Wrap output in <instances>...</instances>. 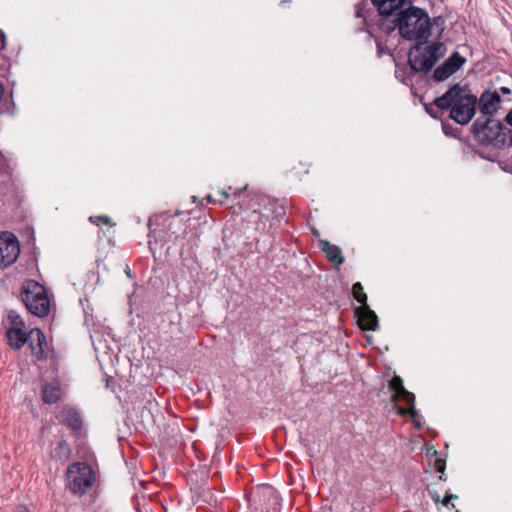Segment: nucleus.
I'll use <instances>...</instances> for the list:
<instances>
[{
    "label": "nucleus",
    "instance_id": "nucleus-1",
    "mask_svg": "<svg viewBox=\"0 0 512 512\" xmlns=\"http://www.w3.org/2000/svg\"><path fill=\"white\" fill-rule=\"evenodd\" d=\"M478 98L467 85H452L442 96L436 97L433 104L439 110H450L449 118L457 124H468L476 113Z\"/></svg>",
    "mask_w": 512,
    "mask_h": 512
},
{
    "label": "nucleus",
    "instance_id": "nucleus-2",
    "mask_svg": "<svg viewBox=\"0 0 512 512\" xmlns=\"http://www.w3.org/2000/svg\"><path fill=\"white\" fill-rule=\"evenodd\" d=\"M474 138L485 146L503 149L512 146V129L501 121L487 116H479L471 125Z\"/></svg>",
    "mask_w": 512,
    "mask_h": 512
},
{
    "label": "nucleus",
    "instance_id": "nucleus-3",
    "mask_svg": "<svg viewBox=\"0 0 512 512\" xmlns=\"http://www.w3.org/2000/svg\"><path fill=\"white\" fill-rule=\"evenodd\" d=\"M398 30L408 41L427 40L431 36V20L425 9L409 6L398 12Z\"/></svg>",
    "mask_w": 512,
    "mask_h": 512
},
{
    "label": "nucleus",
    "instance_id": "nucleus-4",
    "mask_svg": "<svg viewBox=\"0 0 512 512\" xmlns=\"http://www.w3.org/2000/svg\"><path fill=\"white\" fill-rule=\"evenodd\" d=\"M416 45L408 54V63L411 69L418 73H428L445 54V45L441 42L426 44V40H417Z\"/></svg>",
    "mask_w": 512,
    "mask_h": 512
},
{
    "label": "nucleus",
    "instance_id": "nucleus-5",
    "mask_svg": "<svg viewBox=\"0 0 512 512\" xmlns=\"http://www.w3.org/2000/svg\"><path fill=\"white\" fill-rule=\"evenodd\" d=\"M96 482V473L86 461H75L66 468V488L75 496L88 493Z\"/></svg>",
    "mask_w": 512,
    "mask_h": 512
},
{
    "label": "nucleus",
    "instance_id": "nucleus-6",
    "mask_svg": "<svg viewBox=\"0 0 512 512\" xmlns=\"http://www.w3.org/2000/svg\"><path fill=\"white\" fill-rule=\"evenodd\" d=\"M20 297L31 314L37 317H45L49 314L50 300L45 287L37 281L25 280L21 286Z\"/></svg>",
    "mask_w": 512,
    "mask_h": 512
},
{
    "label": "nucleus",
    "instance_id": "nucleus-7",
    "mask_svg": "<svg viewBox=\"0 0 512 512\" xmlns=\"http://www.w3.org/2000/svg\"><path fill=\"white\" fill-rule=\"evenodd\" d=\"M20 254L17 237L10 232L0 233V269H5L16 262Z\"/></svg>",
    "mask_w": 512,
    "mask_h": 512
},
{
    "label": "nucleus",
    "instance_id": "nucleus-8",
    "mask_svg": "<svg viewBox=\"0 0 512 512\" xmlns=\"http://www.w3.org/2000/svg\"><path fill=\"white\" fill-rule=\"evenodd\" d=\"M66 427L77 439H84L87 436L85 418L79 408L66 405Z\"/></svg>",
    "mask_w": 512,
    "mask_h": 512
},
{
    "label": "nucleus",
    "instance_id": "nucleus-9",
    "mask_svg": "<svg viewBox=\"0 0 512 512\" xmlns=\"http://www.w3.org/2000/svg\"><path fill=\"white\" fill-rule=\"evenodd\" d=\"M466 63V58L454 51L440 66L433 72L435 81L442 82L458 71Z\"/></svg>",
    "mask_w": 512,
    "mask_h": 512
},
{
    "label": "nucleus",
    "instance_id": "nucleus-10",
    "mask_svg": "<svg viewBox=\"0 0 512 512\" xmlns=\"http://www.w3.org/2000/svg\"><path fill=\"white\" fill-rule=\"evenodd\" d=\"M479 111L481 116L494 118V114L501 108V98L499 92H490L485 90L478 98Z\"/></svg>",
    "mask_w": 512,
    "mask_h": 512
},
{
    "label": "nucleus",
    "instance_id": "nucleus-11",
    "mask_svg": "<svg viewBox=\"0 0 512 512\" xmlns=\"http://www.w3.org/2000/svg\"><path fill=\"white\" fill-rule=\"evenodd\" d=\"M28 337H30L27 342L28 346L36 360L42 361L47 359V342L44 333L39 328H33L28 332Z\"/></svg>",
    "mask_w": 512,
    "mask_h": 512
},
{
    "label": "nucleus",
    "instance_id": "nucleus-12",
    "mask_svg": "<svg viewBox=\"0 0 512 512\" xmlns=\"http://www.w3.org/2000/svg\"><path fill=\"white\" fill-rule=\"evenodd\" d=\"M355 313L358 316L359 326L362 330L376 331L379 328L378 317L368 304L357 307Z\"/></svg>",
    "mask_w": 512,
    "mask_h": 512
},
{
    "label": "nucleus",
    "instance_id": "nucleus-13",
    "mask_svg": "<svg viewBox=\"0 0 512 512\" xmlns=\"http://www.w3.org/2000/svg\"><path fill=\"white\" fill-rule=\"evenodd\" d=\"M393 401H403L407 405L410 406L409 409H405L403 407L398 408V414L402 416H410L413 418L414 423L420 427V423L417 421V417L419 416L418 411L415 409V395L412 392H409L404 388V390H401L399 392V395L393 394L392 395Z\"/></svg>",
    "mask_w": 512,
    "mask_h": 512
},
{
    "label": "nucleus",
    "instance_id": "nucleus-14",
    "mask_svg": "<svg viewBox=\"0 0 512 512\" xmlns=\"http://www.w3.org/2000/svg\"><path fill=\"white\" fill-rule=\"evenodd\" d=\"M407 0H371L381 16H393Z\"/></svg>",
    "mask_w": 512,
    "mask_h": 512
},
{
    "label": "nucleus",
    "instance_id": "nucleus-15",
    "mask_svg": "<svg viewBox=\"0 0 512 512\" xmlns=\"http://www.w3.org/2000/svg\"><path fill=\"white\" fill-rule=\"evenodd\" d=\"M319 244L322 252L325 253L327 259L333 265L338 267L344 263V256L342 255V251L338 246L331 244L328 240H320Z\"/></svg>",
    "mask_w": 512,
    "mask_h": 512
},
{
    "label": "nucleus",
    "instance_id": "nucleus-16",
    "mask_svg": "<svg viewBox=\"0 0 512 512\" xmlns=\"http://www.w3.org/2000/svg\"><path fill=\"white\" fill-rule=\"evenodd\" d=\"M6 337L8 339V344L14 350L21 349L30 339V337H28V332H25V329L18 328H8L6 331Z\"/></svg>",
    "mask_w": 512,
    "mask_h": 512
},
{
    "label": "nucleus",
    "instance_id": "nucleus-17",
    "mask_svg": "<svg viewBox=\"0 0 512 512\" xmlns=\"http://www.w3.org/2000/svg\"><path fill=\"white\" fill-rule=\"evenodd\" d=\"M42 399L47 404L56 403L61 399L63 392L59 383H47L42 387Z\"/></svg>",
    "mask_w": 512,
    "mask_h": 512
},
{
    "label": "nucleus",
    "instance_id": "nucleus-18",
    "mask_svg": "<svg viewBox=\"0 0 512 512\" xmlns=\"http://www.w3.org/2000/svg\"><path fill=\"white\" fill-rule=\"evenodd\" d=\"M395 19L390 20V16H382L383 19L379 24V29L387 35H390L395 29H398V12H395Z\"/></svg>",
    "mask_w": 512,
    "mask_h": 512
},
{
    "label": "nucleus",
    "instance_id": "nucleus-19",
    "mask_svg": "<svg viewBox=\"0 0 512 512\" xmlns=\"http://www.w3.org/2000/svg\"><path fill=\"white\" fill-rule=\"evenodd\" d=\"M7 321L11 325L10 328L25 329V322L22 317L15 311L9 310L7 313Z\"/></svg>",
    "mask_w": 512,
    "mask_h": 512
},
{
    "label": "nucleus",
    "instance_id": "nucleus-20",
    "mask_svg": "<svg viewBox=\"0 0 512 512\" xmlns=\"http://www.w3.org/2000/svg\"><path fill=\"white\" fill-rule=\"evenodd\" d=\"M352 293L355 300L360 303V306L367 304V295L363 290V286L360 282H356L352 286Z\"/></svg>",
    "mask_w": 512,
    "mask_h": 512
},
{
    "label": "nucleus",
    "instance_id": "nucleus-21",
    "mask_svg": "<svg viewBox=\"0 0 512 512\" xmlns=\"http://www.w3.org/2000/svg\"><path fill=\"white\" fill-rule=\"evenodd\" d=\"M389 388L394 392L393 394L399 395V392L401 390H404V388H405L402 378L398 375H395L389 381Z\"/></svg>",
    "mask_w": 512,
    "mask_h": 512
},
{
    "label": "nucleus",
    "instance_id": "nucleus-22",
    "mask_svg": "<svg viewBox=\"0 0 512 512\" xmlns=\"http://www.w3.org/2000/svg\"><path fill=\"white\" fill-rule=\"evenodd\" d=\"M442 130L446 136L458 138L457 133L459 132V130L457 128H454L450 123L442 122Z\"/></svg>",
    "mask_w": 512,
    "mask_h": 512
},
{
    "label": "nucleus",
    "instance_id": "nucleus-23",
    "mask_svg": "<svg viewBox=\"0 0 512 512\" xmlns=\"http://www.w3.org/2000/svg\"><path fill=\"white\" fill-rule=\"evenodd\" d=\"M445 467H446L445 460L440 459V458L435 459V469H436V471L441 473V475H440L441 480H445V474H444Z\"/></svg>",
    "mask_w": 512,
    "mask_h": 512
},
{
    "label": "nucleus",
    "instance_id": "nucleus-24",
    "mask_svg": "<svg viewBox=\"0 0 512 512\" xmlns=\"http://www.w3.org/2000/svg\"><path fill=\"white\" fill-rule=\"evenodd\" d=\"M90 221L92 223H96L97 225H100V223L112 225L111 219L107 216L90 217Z\"/></svg>",
    "mask_w": 512,
    "mask_h": 512
},
{
    "label": "nucleus",
    "instance_id": "nucleus-25",
    "mask_svg": "<svg viewBox=\"0 0 512 512\" xmlns=\"http://www.w3.org/2000/svg\"><path fill=\"white\" fill-rule=\"evenodd\" d=\"M425 110L434 119H440V117H441L440 112H443L442 110H439L438 108H437V110H435L431 104H429V105L426 104Z\"/></svg>",
    "mask_w": 512,
    "mask_h": 512
},
{
    "label": "nucleus",
    "instance_id": "nucleus-26",
    "mask_svg": "<svg viewBox=\"0 0 512 512\" xmlns=\"http://www.w3.org/2000/svg\"><path fill=\"white\" fill-rule=\"evenodd\" d=\"M457 498H458V496H457V495H455V494H446V496H445V497H444V499L441 501V503H442L444 506L448 507V505H449L450 501H451L452 499H457Z\"/></svg>",
    "mask_w": 512,
    "mask_h": 512
},
{
    "label": "nucleus",
    "instance_id": "nucleus-27",
    "mask_svg": "<svg viewBox=\"0 0 512 512\" xmlns=\"http://www.w3.org/2000/svg\"><path fill=\"white\" fill-rule=\"evenodd\" d=\"M158 403L155 400H148L144 406V409H147L150 413L154 407H157Z\"/></svg>",
    "mask_w": 512,
    "mask_h": 512
},
{
    "label": "nucleus",
    "instance_id": "nucleus-28",
    "mask_svg": "<svg viewBox=\"0 0 512 512\" xmlns=\"http://www.w3.org/2000/svg\"><path fill=\"white\" fill-rule=\"evenodd\" d=\"M262 493L266 496H274L275 495V490L271 487V486H264L262 488Z\"/></svg>",
    "mask_w": 512,
    "mask_h": 512
},
{
    "label": "nucleus",
    "instance_id": "nucleus-29",
    "mask_svg": "<svg viewBox=\"0 0 512 512\" xmlns=\"http://www.w3.org/2000/svg\"><path fill=\"white\" fill-rule=\"evenodd\" d=\"M377 54L381 57L385 53V48L382 43L376 38Z\"/></svg>",
    "mask_w": 512,
    "mask_h": 512
},
{
    "label": "nucleus",
    "instance_id": "nucleus-30",
    "mask_svg": "<svg viewBox=\"0 0 512 512\" xmlns=\"http://www.w3.org/2000/svg\"><path fill=\"white\" fill-rule=\"evenodd\" d=\"M364 6H365L364 2H361L356 5V17H363L362 10H363Z\"/></svg>",
    "mask_w": 512,
    "mask_h": 512
},
{
    "label": "nucleus",
    "instance_id": "nucleus-31",
    "mask_svg": "<svg viewBox=\"0 0 512 512\" xmlns=\"http://www.w3.org/2000/svg\"><path fill=\"white\" fill-rule=\"evenodd\" d=\"M428 492H429V494H430L431 498L433 499V501H434L435 503H439V502H441V500H440V496H439V494L437 493V491H431V490H428Z\"/></svg>",
    "mask_w": 512,
    "mask_h": 512
},
{
    "label": "nucleus",
    "instance_id": "nucleus-32",
    "mask_svg": "<svg viewBox=\"0 0 512 512\" xmlns=\"http://www.w3.org/2000/svg\"><path fill=\"white\" fill-rule=\"evenodd\" d=\"M505 121L507 124L512 126V109L507 113V115L505 117Z\"/></svg>",
    "mask_w": 512,
    "mask_h": 512
},
{
    "label": "nucleus",
    "instance_id": "nucleus-33",
    "mask_svg": "<svg viewBox=\"0 0 512 512\" xmlns=\"http://www.w3.org/2000/svg\"><path fill=\"white\" fill-rule=\"evenodd\" d=\"M62 446H63V441H60L58 443V446L54 449V452L57 456H60L61 455V449H62Z\"/></svg>",
    "mask_w": 512,
    "mask_h": 512
},
{
    "label": "nucleus",
    "instance_id": "nucleus-34",
    "mask_svg": "<svg viewBox=\"0 0 512 512\" xmlns=\"http://www.w3.org/2000/svg\"><path fill=\"white\" fill-rule=\"evenodd\" d=\"M0 39H1V43H2L1 48L4 49L5 45H6V37H5V34L3 33V31H1V30H0Z\"/></svg>",
    "mask_w": 512,
    "mask_h": 512
},
{
    "label": "nucleus",
    "instance_id": "nucleus-35",
    "mask_svg": "<svg viewBox=\"0 0 512 512\" xmlns=\"http://www.w3.org/2000/svg\"><path fill=\"white\" fill-rule=\"evenodd\" d=\"M499 91H500L502 94H510V93H511V89H510V88H508V87H505V86L501 87V88L499 89Z\"/></svg>",
    "mask_w": 512,
    "mask_h": 512
},
{
    "label": "nucleus",
    "instance_id": "nucleus-36",
    "mask_svg": "<svg viewBox=\"0 0 512 512\" xmlns=\"http://www.w3.org/2000/svg\"><path fill=\"white\" fill-rule=\"evenodd\" d=\"M283 215H284V212H283V211H275V217H276L278 220L282 219Z\"/></svg>",
    "mask_w": 512,
    "mask_h": 512
},
{
    "label": "nucleus",
    "instance_id": "nucleus-37",
    "mask_svg": "<svg viewBox=\"0 0 512 512\" xmlns=\"http://www.w3.org/2000/svg\"><path fill=\"white\" fill-rule=\"evenodd\" d=\"M3 95H4V86L0 82V102L2 101Z\"/></svg>",
    "mask_w": 512,
    "mask_h": 512
},
{
    "label": "nucleus",
    "instance_id": "nucleus-38",
    "mask_svg": "<svg viewBox=\"0 0 512 512\" xmlns=\"http://www.w3.org/2000/svg\"><path fill=\"white\" fill-rule=\"evenodd\" d=\"M220 195H221L223 198H225V199L229 197V193H228L227 191H225V190L221 191V192H220Z\"/></svg>",
    "mask_w": 512,
    "mask_h": 512
},
{
    "label": "nucleus",
    "instance_id": "nucleus-39",
    "mask_svg": "<svg viewBox=\"0 0 512 512\" xmlns=\"http://www.w3.org/2000/svg\"><path fill=\"white\" fill-rule=\"evenodd\" d=\"M17 512H28L25 506H19Z\"/></svg>",
    "mask_w": 512,
    "mask_h": 512
},
{
    "label": "nucleus",
    "instance_id": "nucleus-40",
    "mask_svg": "<svg viewBox=\"0 0 512 512\" xmlns=\"http://www.w3.org/2000/svg\"><path fill=\"white\" fill-rule=\"evenodd\" d=\"M125 272H126V274H127L128 276H130V269H129V267H127V269L125 270Z\"/></svg>",
    "mask_w": 512,
    "mask_h": 512
},
{
    "label": "nucleus",
    "instance_id": "nucleus-41",
    "mask_svg": "<svg viewBox=\"0 0 512 512\" xmlns=\"http://www.w3.org/2000/svg\"><path fill=\"white\" fill-rule=\"evenodd\" d=\"M241 192V190H235L234 195H238Z\"/></svg>",
    "mask_w": 512,
    "mask_h": 512
},
{
    "label": "nucleus",
    "instance_id": "nucleus-42",
    "mask_svg": "<svg viewBox=\"0 0 512 512\" xmlns=\"http://www.w3.org/2000/svg\"><path fill=\"white\" fill-rule=\"evenodd\" d=\"M434 20H435V22H437L438 20L443 21L441 17L435 18Z\"/></svg>",
    "mask_w": 512,
    "mask_h": 512
},
{
    "label": "nucleus",
    "instance_id": "nucleus-43",
    "mask_svg": "<svg viewBox=\"0 0 512 512\" xmlns=\"http://www.w3.org/2000/svg\"><path fill=\"white\" fill-rule=\"evenodd\" d=\"M207 199H208V201H209V202H214V201L212 200V197H211V196H208V197H207Z\"/></svg>",
    "mask_w": 512,
    "mask_h": 512
}]
</instances>
